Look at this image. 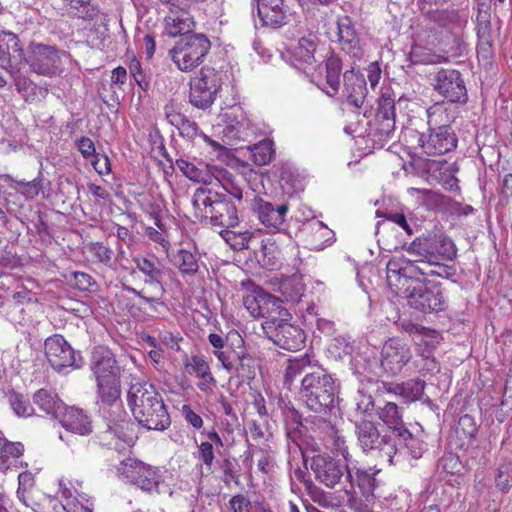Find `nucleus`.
<instances>
[{"instance_id": "3", "label": "nucleus", "mask_w": 512, "mask_h": 512, "mask_svg": "<svg viewBox=\"0 0 512 512\" xmlns=\"http://www.w3.org/2000/svg\"><path fill=\"white\" fill-rule=\"evenodd\" d=\"M134 380L128 391V404L135 420L148 430L167 429L171 420L159 392L148 382Z\"/></svg>"}, {"instance_id": "13", "label": "nucleus", "mask_w": 512, "mask_h": 512, "mask_svg": "<svg viewBox=\"0 0 512 512\" xmlns=\"http://www.w3.org/2000/svg\"><path fill=\"white\" fill-rule=\"evenodd\" d=\"M431 85L450 104H465L468 100L465 82L458 70L438 69L431 79Z\"/></svg>"}, {"instance_id": "57", "label": "nucleus", "mask_w": 512, "mask_h": 512, "mask_svg": "<svg viewBox=\"0 0 512 512\" xmlns=\"http://www.w3.org/2000/svg\"><path fill=\"white\" fill-rule=\"evenodd\" d=\"M198 457L210 470L215 458L213 444L211 442H202L198 446Z\"/></svg>"}, {"instance_id": "34", "label": "nucleus", "mask_w": 512, "mask_h": 512, "mask_svg": "<svg viewBox=\"0 0 512 512\" xmlns=\"http://www.w3.org/2000/svg\"><path fill=\"white\" fill-rule=\"evenodd\" d=\"M70 17L91 20L98 14V9L91 0H63Z\"/></svg>"}, {"instance_id": "31", "label": "nucleus", "mask_w": 512, "mask_h": 512, "mask_svg": "<svg viewBox=\"0 0 512 512\" xmlns=\"http://www.w3.org/2000/svg\"><path fill=\"white\" fill-rule=\"evenodd\" d=\"M290 50L296 61L312 64L316 50V37L313 35L301 37L297 43L291 45Z\"/></svg>"}, {"instance_id": "45", "label": "nucleus", "mask_w": 512, "mask_h": 512, "mask_svg": "<svg viewBox=\"0 0 512 512\" xmlns=\"http://www.w3.org/2000/svg\"><path fill=\"white\" fill-rule=\"evenodd\" d=\"M374 400L371 395L358 391L357 396L354 398L353 415L355 420L365 419L370 417L374 412Z\"/></svg>"}, {"instance_id": "55", "label": "nucleus", "mask_w": 512, "mask_h": 512, "mask_svg": "<svg viewBox=\"0 0 512 512\" xmlns=\"http://www.w3.org/2000/svg\"><path fill=\"white\" fill-rule=\"evenodd\" d=\"M263 294L264 292H259L255 295H248L244 298V305L246 309L255 318H260Z\"/></svg>"}, {"instance_id": "36", "label": "nucleus", "mask_w": 512, "mask_h": 512, "mask_svg": "<svg viewBox=\"0 0 512 512\" xmlns=\"http://www.w3.org/2000/svg\"><path fill=\"white\" fill-rule=\"evenodd\" d=\"M377 414L379 419L392 429L394 435L399 433V428H405L402 422V412L395 403L387 402L378 410Z\"/></svg>"}, {"instance_id": "30", "label": "nucleus", "mask_w": 512, "mask_h": 512, "mask_svg": "<svg viewBox=\"0 0 512 512\" xmlns=\"http://www.w3.org/2000/svg\"><path fill=\"white\" fill-rule=\"evenodd\" d=\"M425 389V382L419 378L410 379L408 381L394 384L390 387V391L396 395L401 396L408 402L419 400Z\"/></svg>"}, {"instance_id": "35", "label": "nucleus", "mask_w": 512, "mask_h": 512, "mask_svg": "<svg viewBox=\"0 0 512 512\" xmlns=\"http://www.w3.org/2000/svg\"><path fill=\"white\" fill-rule=\"evenodd\" d=\"M256 361L246 353L244 349L239 350V358L233 363V367L228 370L241 379H253L255 377Z\"/></svg>"}, {"instance_id": "47", "label": "nucleus", "mask_w": 512, "mask_h": 512, "mask_svg": "<svg viewBox=\"0 0 512 512\" xmlns=\"http://www.w3.org/2000/svg\"><path fill=\"white\" fill-rule=\"evenodd\" d=\"M409 59L413 64L424 65L439 64L448 60L446 57L431 53L420 46H415L411 49Z\"/></svg>"}, {"instance_id": "64", "label": "nucleus", "mask_w": 512, "mask_h": 512, "mask_svg": "<svg viewBox=\"0 0 512 512\" xmlns=\"http://www.w3.org/2000/svg\"><path fill=\"white\" fill-rule=\"evenodd\" d=\"M77 148L84 158H89L95 153V146L93 141L88 137L80 138L77 143Z\"/></svg>"}, {"instance_id": "21", "label": "nucleus", "mask_w": 512, "mask_h": 512, "mask_svg": "<svg viewBox=\"0 0 512 512\" xmlns=\"http://www.w3.org/2000/svg\"><path fill=\"white\" fill-rule=\"evenodd\" d=\"M337 26L341 50L354 59H361L364 52L352 19L349 16H342L338 19Z\"/></svg>"}, {"instance_id": "15", "label": "nucleus", "mask_w": 512, "mask_h": 512, "mask_svg": "<svg viewBox=\"0 0 512 512\" xmlns=\"http://www.w3.org/2000/svg\"><path fill=\"white\" fill-rule=\"evenodd\" d=\"M65 53L45 44L31 46L27 62L37 74L52 77L62 70V56Z\"/></svg>"}, {"instance_id": "9", "label": "nucleus", "mask_w": 512, "mask_h": 512, "mask_svg": "<svg viewBox=\"0 0 512 512\" xmlns=\"http://www.w3.org/2000/svg\"><path fill=\"white\" fill-rule=\"evenodd\" d=\"M89 367L96 380L97 393L121 388L120 367L108 347L93 348Z\"/></svg>"}, {"instance_id": "19", "label": "nucleus", "mask_w": 512, "mask_h": 512, "mask_svg": "<svg viewBox=\"0 0 512 512\" xmlns=\"http://www.w3.org/2000/svg\"><path fill=\"white\" fill-rule=\"evenodd\" d=\"M257 13L262 24L273 29L286 25L292 16L285 0H257Z\"/></svg>"}, {"instance_id": "4", "label": "nucleus", "mask_w": 512, "mask_h": 512, "mask_svg": "<svg viewBox=\"0 0 512 512\" xmlns=\"http://www.w3.org/2000/svg\"><path fill=\"white\" fill-rule=\"evenodd\" d=\"M194 215L199 221L210 220L217 226L234 227L239 222L237 208L227 195L207 186L199 187L192 196Z\"/></svg>"}, {"instance_id": "56", "label": "nucleus", "mask_w": 512, "mask_h": 512, "mask_svg": "<svg viewBox=\"0 0 512 512\" xmlns=\"http://www.w3.org/2000/svg\"><path fill=\"white\" fill-rule=\"evenodd\" d=\"M229 506L233 512H252V502L243 495L237 494L229 500Z\"/></svg>"}, {"instance_id": "39", "label": "nucleus", "mask_w": 512, "mask_h": 512, "mask_svg": "<svg viewBox=\"0 0 512 512\" xmlns=\"http://www.w3.org/2000/svg\"><path fill=\"white\" fill-rule=\"evenodd\" d=\"M220 235L234 250H244L250 248V243H254L257 237L249 232H235L232 230H223Z\"/></svg>"}, {"instance_id": "7", "label": "nucleus", "mask_w": 512, "mask_h": 512, "mask_svg": "<svg viewBox=\"0 0 512 512\" xmlns=\"http://www.w3.org/2000/svg\"><path fill=\"white\" fill-rule=\"evenodd\" d=\"M354 424L357 444L363 452L375 451L389 465L400 464L402 451L386 435L380 433L373 421L357 419Z\"/></svg>"}, {"instance_id": "43", "label": "nucleus", "mask_w": 512, "mask_h": 512, "mask_svg": "<svg viewBox=\"0 0 512 512\" xmlns=\"http://www.w3.org/2000/svg\"><path fill=\"white\" fill-rule=\"evenodd\" d=\"M252 158L256 165L269 164L275 154L274 143L270 139H264L251 148Z\"/></svg>"}, {"instance_id": "46", "label": "nucleus", "mask_w": 512, "mask_h": 512, "mask_svg": "<svg viewBox=\"0 0 512 512\" xmlns=\"http://www.w3.org/2000/svg\"><path fill=\"white\" fill-rule=\"evenodd\" d=\"M431 240L435 247L434 256L452 259L456 255L455 245L450 238L442 233H431Z\"/></svg>"}, {"instance_id": "20", "label": "nucleus", "mask_w": 512, "mask_h": 512, "mask_svg": "<svg viewBox=\"0 0 512 512\" xmlns=\"http://www.w3.org/2000/svg\"><path fill=\"white\" fill-rule=\"evenodd\" d=\"M251 207L263 225L275 229H279L284 224L288 212L287 204L271 203L258 197H254Z\"/></svg>"}, {"instance_id": "2", "label": "nucleus", "mask_w": 512, "mask_h": 512, "mask_svg": "<svg viewBox=\"0 0 512 512\" xmlns=\"http://www.w3.org/2000/svg\"><path fill=\"white\" fill-rule=\"evenodd\" d=\"M99 413L106 422V430L100 433L103 445L116 450L133 442L132 426L121 400V388L97 393Z\"/></svg>"}, {"instance_id": "49", "label": "nucleus", "mask_w": 512, "mask_h": 512, "mask_svg": "<svg viewBox=\"0 0 512 512\" xmlns=\"http://www.w3.org/2000/svg\"><path fill=\"white\" fill-rule=\"evenodd\" d=\"M375 118L377 119H386V118H394L395 119V104L394 99L391 95L387 93H382L377 101V110Z\"/></svg>"}, {"instance_id": "11", "label": "nucleus", "mask_w": 512, "mask_h": 512, "mask_svg": "<svg viewBox=\"0 0 512 512\" xmlns=\"http://www.w3.org/2000/svg\"><path fill=\"white\" fill-rule=\"evenodd\" d=\"M117 472L120 477L148 493L158 492L162 482V476L157 468L134 458L122 460Z\"/></svg>"}, {"instance_id": "17", "label": "nucleus", "mask_w": 512, "mask_h": 512, "mask_svg": "<svg viewBox=\"0 0 512 512\" xmlns=\"http://www.w3.org/2000/svg\"><path fill=\"white\" fill-rule=\"evenodd\" d=\"M274 326H267L264 333L268 339L282 349L295 351L302 347L305 341L304 331L289 320H280Z\"/></svg>"}, {"instance_id": "42", "label": "nucleus", "mask_w": 512, "mask_h": 512, "mask_svg": "<svg viewBox=\"0 0 512 512\" xmlns=\"http://www.w3.org/2000/svg\"><path fill=\"white\" fill-rule=\"evenodd\" d=\"M281 290L282 294L288 301L297 303L304 295L306 291V285L304 284L301 277L294 275L282 283Z\"/></svg>"}, {"instance_id": "33", "label": "nucleus", "mask_w": 512, "mask_h": 512, "mask_svg": "<svg viewBox=\"0 0 512 512\" xmlns=\"http://www.w3.org/2000/svg\"><path fill=\"white\" fill-rule=\"evenodd\" d=\"M42 181L40 177L31 181L16 180L11 176L6 177L9 188L21 194L26 200H32L38 196L43 189Z\"/></svg>"}, {"instance_id": "37", "label": "nucleus", "mask_w": 512, "mask_h": 512, "mask_svg": "<svg viewBox=\"0 0 512 512\" xmlns=\"http://www.w3.org/2000/svg\"><path fill=\"white\" fill-rule=\"evenodd\" d=\"M24 451L20 442H9L0 438V470H7L12 461H16Z\"/></svg>"}, {"instance_id": "40", "label": "nucleus", "mask_w": 512, "mask_h": 512, "mask_svg": "<svg viewBox=\"0 0 512 512\" xmlns=\"http://www.w3.org/2000/svg\"><path fill=\"white\" fill-rule=\"evenodd\" d=\"M326 83L331 90H326V94L334 96L339 91L341 60L337 57H330L326 61Z\"/></svg>"}, {"instance_id": "61", "label": "nucleus", "mask_w": 512, "mask_h": 512, "mask_svg": "<svg viewBox=\"0 0 512 512\" xmlns=\"http://www.w3.org/2000/svg\"><path fill=\"white\" fill-rule=\"evenodd\" d=\"M164 114L168 122L176 128L186 119V117L176 109L173 103L165 105Z\"/></svg>"}, {"instance_id": "58", "label": "nucleus", "mask_w": 512, "mask_h": 512, "mask_svg": "<svg viewBox=\"0 0 512 512\" xmlns=\"http://www.w3.org/2000/svg\"><path fill=\"white\" fill-rule=\"evenodd\" d=\"M89 251L102 263L108 264L112 259V250L100 242L92 243Z\"/></svg>"}, {"instance_id": "52", "label": "nucleus", "mask_w": 512, "mask_h": 512, "mask_svg": "<svg viewBox=\"0 0 512 512\" xmlns=\"http://www.w3.org/2000/svg\"><path fill=\"white\" fill-rule=\"evenodd\" d=\"M222 116L228 127L232 129L239 131L244 126L245 115L240 106L230 107Z\"/></svg>"}, {"instance_id": "26", "label": "nucleus", "mask_w": 512, "mask_h": 512, "mask_svg": "<svg viewBox=\"0 0 512 512\" xmlns=\"http://www.w3.org/2000/svg\"><path fill=\"white\" fill-rule=\"evenodd\" d=\"M164 21L165 32L170 37L190 35L189 32L194 27V22L185 9L171 10Z\"/></svg>"}, {"instance_id": "14", "label": "nucleus", "mask_w": 512, "mask_h": 512, "mask_svg": "<svg viewBox=\"0 0 512 512\" xmlns=\"http://www.w3.org/2000/svg\"><path fill=\"white\" fill-rule=\"evenodd\" d=\"M458 139L452 128H428L418 134L417 145L427 156L443 155L457 147Z\"/></svg>"}, {"instance_id": "1", "label": "nucleus", "mask_w": 512, "mask_h": 512, "mask_svg": "<svg viewBox=\"0 0 512 512\" xmlns=\"http://www.w3.org/2000/svg\"><path fill=\"white\" fill-rule=\"evenodd\" d=\"M429 264L412 266L403 260L388 261L386 279L390 290L423 313L439 312L446 308V301L439 284L426 281L427 276L443 277L445 273L432 270Z\"/></svg>"}, {"instance_id": "32", "label": "nucleus", "mask_w": 512, "mask_h": 512, "mask_svg": "<svg viewBox=\"0 0 512 512\" xmlns=\"http://www.w3.org/2000/svg\"><path fill=\"white\" fill-rule=\"evenodd\" d=\"M176 166L187 178L194 182L203 183L205 185L212 184L213 182L214 176L204 165L198 167L185 159H177Z\"/></svg>"}, {"instance_id": "28", "label": "nucleus", "mask_w": 512, "mask_h": 512, "mask_svg": "<svg viewBox=\"0 0 512 512\" xmlns=\"http://www.w3.org/2000/svg\"><path fill=\"white\" fill-rule=\"evenodd\" d=\"M33 401L40 410L55 419L59 418L66 407L56 393L47 389H39L36 391L33 395Z\"/></svg>"}, {"instance_id": "27", "label": "nucleus", "mask_w": 512, "mask_h": 512, "mask_svg": "<svg viewBox=\"0 0 512 512\" xmlns=\"http://www.w3.org/2000/svg\"><path fill=\"white\" fill-rule=\"evenodd\" d=\"M137 268L147 277L145 283L156 285L163 292L162 278H163V264L155 256L150 257H137L134 259Z\"/></svg>"}, {"instance_id": "23", "label": "nucleus", "mask_w": 512, "mask_h": 512, "mask_svg": "<svg viewBox=\"0 0 512 512\" xmlns=\"http://www.w3.org/2000/svg\"><path fill=\"white\" fill-rule=\"evenodd\" d=\"M344 89L347 102L355 108H361L367 95L366 80L363 75L353 69L347 70L343 75Z\"/></svg>"}, {"instance_id": "5", "label": "nucleus", "mask_w": 512, "mask_h": 512, "mask_svg": "<svg viewBox=\"0 0 512 512\" xmlns=\"http://www.w3.org/2000/svg\"><path fill=\"white\" fill-rule=\"evenodd\" d=\"M337 386L325 370L317 367L307 373L301 381L299 398L315 413H327L335 407Z\"/></svg>"}, {"instance_id": "8", "label": "nucleus", "mask_w": 512, "mask_h": 512, "mask_svg": "<svg viewBox=\"0 0 512 512\" xmlns=\"http://www.w3.org/2000/svg\"><path fill=\"white\" fill-rule=\"evenodd\" d=\"M210 49L209 38L203 33H195L178 39L169 55L180 71L190 72L204 62Z\"/></svg>"}, {"instance_id": "51", "label": "nucleus", "mask_w": 512, "mask_h": 512, "mask_svg": "<svg viewBox=\"0 0 512 512\" xmlns=\"http://www.w3.org/2000/svg\"><path fill=\"white\" fill-rule=\"evenodd\" d=\"M213 354L217 357L222 367L227 371L233 367L234 361L239 358V350H235L229 344L220 351L213 350Z\"/></svg>"}, {"instance_id": "25", "label": "nucleus", "mask_w": 512, "mask_h": 512, "mask_svg": "<svg viewBox=\"0 0 512 512\" xmlns=\"http://www.w3.org/2000/svg\"><path fill=\"white\" fill-rule=\"evenodd\" d=\"M428 128H452L451 124L456 119V112L453 111L448 102H437L426 110Z\"/></svg>"}, {"instance_id": "16", "label": "nucleus", "mask_w": 512, "mask_h": 512, "mask_svg": "<svg viewBox=\"0 0 512 512\" xmlns=\"http://www.w3.org/2000/svg\"><path fill=\"white\" fill-rule=\"evenodd\" d=\"M409 346L395 338L386 341L381 350L380 365L387 376H396L411 360Z\"/></svg>"}, {"instance_id": "59", "label": "nucleus", "mask_w": 512, "mask_h": 512, "mask_svg": "<svg viewBox=\"0 0 512 512\" xmlns=\"http://www.w3.org/2000/svg\"><path fill=\"white\" fill-rule=\"evenodd\" d=\"M330 350L336 356L341 357L342 355H348L352 351V347L348 338L336 337L330 344Z\"/></svg>"}, {"instance_id": "50", "label": "nucleus", "mask_w": 512, "mask_h": 512, "mask_svg": "<svg viewBox=\"0 0 512 512\" xmlns=\"http://www.w3.org/2000/svg\"><path fill=\"white\" fill-rule=\"evenodd\" d=\"M355 477L357 486L359 487L362 495L368 499L373 495L376 487V479L374 475L363 470H357Z\"/></svg>"}, {"instance_id": "24", "label": "nucleus", "mask_w": 512, "mask_h": 512, "mask_svg": "<svg viewBox=\"0 0 512 512\" xmlns=\"http://www.w3.org/2000/svg\"><path fill=\"white\" fill-rule=\"evenodd\" d=\"M261 304L260 317L265 318V321L261 325L263 333L266 332L267 326H274L277 323H280L279 321L281 319L290 320V313L282 306V302L275 296L264 292L263 302Z\"/></svg>"}, {"instance_id": "10", "label": "nucleus", "mask_w": 512, "mask_h": 512, "mask_svg": "<svg viewBox=\"0 0 512 512\" xmlns=\"http://www.w3.org/2000/svg\"><path fill=\"white\" fill-rule=\"evenodd\" d=\"M221 88V77L212 67H202L199 74L191 79L189 102L198 109H209Z\"/></svg>"}, {"instance_id": "12", "label": "nucleus", "mask_w": 512, "mask_h": 512, "mask_svg": "<svg viewBox=\"0 0 512 512\" xmlns=\"http://www.w3.org/2000/svg\"><path fill=\"white\" fill-rule=\"evenodd\" d=\"M44 347L48 362L58 372L67 368L79 369L84 364L80 352L74 350L61 335L55 334L47 338Z\"/></svg>"}, {"instance_id": "22", "label": "nucleus", "mask_w": 512, "mask_h": 512, "mask_svg": "<svg viewBox=\"0 0 512 512\" xmlns=\"http://www.w3.org/2000/svg\"><path fill=\"white\" fill-rule=\"evenodd\" d=\"M67 431L86 436L92 433V422L85 411L76 407L66 406L57 419Z\"/></svg>"}, {"instance_id": "53", "label": "nucleus", "mask_w": 512, "mask_h": 512, "mask_svg": "<svg viewBox=\"0 0 512 512\" xmlns=\"http://www.w3.org/2000/svg\"><path fill=\"white\" fill-rule=\"evenodd\" d=\"M177 129L183 137L193 140L197 136H201L206 142L213 144V141L199 130L198 125L187 118L177 127Z\"/></svg>"}, {"instance_id": "38", "label": "nucleus", "mask_w": 512, "mask_h": 512, "mask_svg": "<svg viewBox=\"0 0 512 512\" xmlns=\"http://www.w3.org/2000/svg\"><path fill=\"white\" fill-rule=\"evenodd\" d=\"M184 367L188 374H195L202 380L215 384L216 380L210 371L209 364L202 356H191L185 361Z\"/></svg>"}, {"instance_id": "54", "label": "nucleus", "mask_w": 512, "mask_h": 512, "mask_svg": "<svg viewBox=\"0 0 512 512\" xmlns=\"http://www.w3.org/2000/svg\"><path fill=\"white\" fill-rule=\"evenodd\" d=\"M395 130V119H377L375 118V134L380 138H389Z\"/></svg>"}, {"instance_id": "29", "label": "nucleus", "mask_w": 512, "mask_h": 512, "mask_svg": "<svg viewBox=\"0 0 512 512\" xmlns=\"http://www.w3.org/2000/svg\"><path fill=\"white\" fill-rule=\"evenodd\" d=\"M398 443H395L398 450L402 451L401 462L404 461L405 455L409 454L413 459H418L424 451L423 442L414 437L407 428H399V433L395 435Z\"/></svg>"}, {"instance_id": "41", "label": "nucleus", "mask_w": 512, "mask_h": 512, "mask_svg": "<svg viewBox=\"0 0 512 512\" xmlns=\"http://www.w3.org/2000/svg\"><path fill=\"white\" fill-rule=\"evenodd\" d=\"M315 370L312 366L310 357L305 354L301 357H296L288 360V365L286 367L285 373V382H292L295 377L298 375L305 373V375L311 371Z\"/></svg>"}, {"instance_id": "63", "label": "nucleus", "mask_w": 512, "mask_h": 512, "mask_svg": "<svg viewBox=\"0 0 512 512\" xmlns=\"http://www.w3.org/2000/svg\"><path fill=\"white\" fill-rule=\"evenodd\" d=\"M182 414L185 420L195 429H200L203 426L202 417L194 412L189 405H183Z\"/></svg>"}, {"instance_id": "60", "label": "nucleus", "mask_w": 512, "mask_h": 512, "mask_svg": "<svg viewBox=\"0 0 512 512\" xmlns=\"http://www.w3.org/2000/svg\"><path fill=\"white\" fill-rule=\"evenodd\" d=\"M309 495L313 502L319 504L321 507L328 508L332 506V498L330 495L326 494L323 490L318 488L317 486H313L309 491Z\"/></svg>"}, {"instance_id": "44", "label": "nucleus", "mask_w": 512, "mask_h": 512, "mask_svg": "<svg viewBox=\"0 0 512 512\" xmlns=\"http://www.w3.org/2000/svg\"><path fill=\"white\" fill-rule=\"evenodd\" d=\"M175 265L183 275H194L199 269L195 255L186 249L178 250L175 255Z\"/></svg>"}, {"instance_id": "18", "label": "nucleus", "mask_w": 512, "mask_h": 512, "mask_svg": "<svg viewBox=\"0 0 512 512\" xmlns=\"http://www.w3.org/2000/svg\"><path fill=\"white\" fill-rule=\"evenodd\" d=\"M435 247L433 246V242L431 240V233L418 237L413 240L409 246L406 248V252L413 256L414 258H406L404 256L393 257L389 261H397L403 260L408 262L412 266L419 267L422 264H429L433 267L432 270H438L442 273H446V268L444 265H441L433 260Z\"/></svg>"}, {"instance_id": "48", "label": "nucleus", "mask_w": 512, "mask_h": 512, "mask_svg": "<svg viewBox=\"0 0 512 512\" xmlns=\"http://www.w3.org/2000/svg\"><path fill=\"white\" fill-rule=\"evenodd\" d=\"M9 402L14 413L18 417H30L34 414V408L30 404L29 400L22 394L13 393L9 396Z\"/></svg>"}, {"instance_id": "62", "label": "nucleus", "mask_w": 512, "mask_h": 512, "mask_svg": "<svg viewBox=\"0 0 512 512\" xmlns=\"http://www.w3.org/2000/svg\"><path fill=\"white\" fill-rule=\"evenodd\" d=\"M458 429L462 430L463 433L467 437H469V438L474 437V435L477 431V427H476L474 418L468 414H465L462 417H460L459 423H458Z\"/></svg>"}, {"instance_id": "6", "label": "nucleus", "mask_w": 512, "mask_h": 512, "mask_svg": "<svg viewBox=\"0 0 512 512\" xmlns=\"http://www.w3.org/2000/svg\"><path fill=\"white\" fill-rule=\"evenodd\" d=\"M349 453L342 451V458L329 455H317L313 457L311 469L316 479L328 488L341 486L346 494L354 492V479L348 467Z\"/></svg>"}]
</instances>
